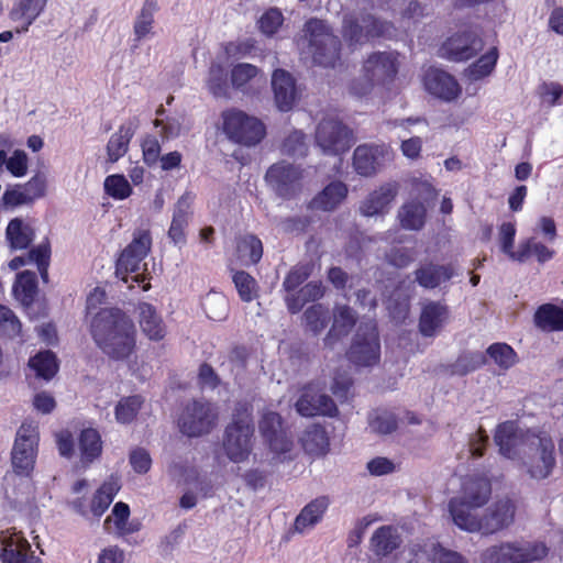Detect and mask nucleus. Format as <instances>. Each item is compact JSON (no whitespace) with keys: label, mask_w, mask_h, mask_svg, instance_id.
I'll return each instance as SVG.
<instances>
[{"label":"nucleus","mask_w":563,"mask_h":563,"mask_svg":"<svg viewBox=\"0 0 563 563\" xmlns=\"http://www.w3.org/2000/svg\"><path fill=\"white\" fill-rule=\"evenodd\" d=\"M90 332L97 346L113 361H125L135 352V325L120 309L98 311L90 322Z\"/></svg>","instance_id":"f257e3e1"},{"label":"nucleus","mask_w":563,"mask_h":563,"mask_svg":"<svg viewBox=\"0 0 563 563\" xmlns=\"http://www.w3.org/2000/svg\"><path fill=\"white\" fill-rule=\"evenodd\" d=\"M520 459L531 479L548 478L556 464L555 446L551 435L542 431H527L523 448L520 449Z\"/></svg>","instance_id":"f03ea898"},{"label":"nucleus","mask_w":563,"mask_h":563,"mask_svg":"<svg viewBox=\"0 0 563 563\" xmlns=\"http://www.w3.org/2000/svg\"><path fill=\"white\" fill-rule=\"evenodd\" d=\"M254 441L252 407L236 404L232 420L224 430L222 446L228 459L241 463L249 459Z\"/></svg>","instance_id":"7ed1b4c3"},{"label":"nucleus","mask_w":563,"mask_h":563,"mask_svg":"<svg viewBox=\"0 0 563 563\" xmlns=\"http://www.w3.org/2000/svg\"><path fill=\"white\" fill-rule=\"evenodd\" d=\"M305 35L299 42L302 49L312 56L316 64L334 67L340 59V41L321 20H310L305 25Z\"/></svg>","instance_id":"20e7f679"},{"label":"nucleus","mask_w":563,"mask_h":563,"mask_svg":"<svg viewBox=\"0 0 563 563\" xmlns=\"http://www.w3.org/2000/svg\"><path fill=\"white\" fill-rule=\"evenodd\" d=\"M399 69L398 54L395 52H375L364 60L362 77L351 87L352 93L366 96L375 86H386L394 81Z\"/></svg>","instance_id":"39448f33"},{"label":"nucleus","mask_w":563,"mask_h":563,"mask_svg":"<svg viewBox=\"0 0 563 563\" xmlns=\"http://www.w3.org/2000/svg\"><path fill=\"white\" fill-rule=\"evenodd\" d=\"M220 119L221 131L233 143L255 146L266 134L265 125L260 119L240 109H227L221 112Z\"/></svg>","instance_id":"423d86ee"},{"label":"nucleus","mask_w":563,"mask_h":563,"mask_svg":"<svg viewBox=\"0 0 563 563\" xmlns=\"http://www.w3.org/2000/svg\"><path fill=\"white\" fill-rule=\"evenodd\" d=\"M218 422V410L208 401L188 402L178 418L180 431L188 437H201L209 433Z\"/></svg>","instance_id":"0eeeda50"},{"label":"nucleus","mask_w":563,"mask_h":563,"mask_svg":"<svg viewBox=\"0 0 563 563\" xmlns=\"http://www.w3.org/2000/svg\"><path fill=\"white\" fill-rule=\"evenodd\" d=\"M37 443V427L33 423H23L16 432L11 453L12 466L15 473L23 476H29L32 473L36 459Z\"/></svg>","instance_id":"6e6552de"},{"label":"nucleus","mask_w":563,"mask_h":563,"mask_svg":"<svg viewBox=\"0 0 563 563\" xmlns=\"http://www.w3.org/2000/svg\"><path fill=\"white\" fill-rule=\"evenodd\" d=\"M379 356L380 344L375 323L360 325L347 352L349 360L357 366H372Z\"/></svg>","instance_id":"1a4fd4ad"},{"label":"nucleus","mask_w":563,"mask_h":563,"mask_svg":"<svg viewBox=\"0 0 563 563\" xmlns=\"http://www.w3.org/2000/svg\"><path fill=\"white\" fill-rule=\"evenodd\" d=\"M265 180L284 199L294 198L302 190V170L285 162L272 165L266 172Z\"/></svg>","instance_id":"9d476101"},{"label":"nucleus","mask_w":563,"mask_h":563,"mask_svg":"<svg viewBox=\"0 0 563 563\" xmlns=\"http://www.w3.org/2000/svg\"><path fill=\"white\" fill-rule=\"evenodd\" d=\"M391 24L379 21L366 14L358 18L345 16L343 21V36L351 44H361L372 37L388 35L391 32Z\"/></svg>","instance_id":"9b49d317"},{"label":"nucleus","mask_w":563,"mask_h":563,"mask_svg":"<svg viewBox=\"0 0 563 563\" xmlns=\"http://www.w3.org/2000/svg\"><path fill=\"white\" fill-rule=\"evenodd\" d=\"M316 141L325 154L339 155L351 146V133L340 121L322 120L317 128Z\"/></svg>","instance_id":"f8f14e48"},{"label":"nucleus","mask_w":563,"mask_h":563,"mask_svg":"<svg viewBox=\"0 0 563 563\" xmlns=\"http://www.w3.org/2000/svg\"><path fill=\"white\" fill-rule=\"evenodd\" d=\"M151 245L152 238L148 231L136 232L132 242L122 251L117 262V276L126 283V274L140 269V264L148 254Z\"/></svg>","instance_id":"ddd939ff"},{"label":"nucleus","mask_w":563,"mask_h":563,"mask_svg":"<svg viewBox=\"0 0 563 563\" xmlns=\"http://www.w3.org/2000/svg\"><path fill=\"white\" fill-rule=\"evenodd\" d=\"M483 49V41L473 30L456 32L441 46L440 55L453 62L467 60Z\"/></svg>","instance_id":"4468645a"},{"label":"nucleus","mask_w":563,"mask_h":563,"mask_svg":"<svg viewBox=\"0 0 563 563\" xmlns=\"http://www.w3.org/2000/svg\"><path fill=\"white\" fill-rule=\"evenodd\" d=\"M260 432L275 455L290 451L291 440L283 427V419L279 413L272 410H264L258 422Z\"/></svg>","instance_id":"2eb2a0df"},{"label":"nucleus","mask_w":563,"mask_h":563,"mask_svg":"<svg viewBox=\"0 0 563 563\" xmlns=\"http://www.w3.org/2000/svg\"><path fill=\"white\" fill-rule=\"evenodd\" d=\"M0 543L2 563H40L29 541L14 528L1 531Z\"/></svg>","instance_id":"dca6fc26"},{"label":"nucleus","mask_w":563,"mask_h":563,"mask_svg":"<svg viewBox=\"0 0 563 563\" xmlns=\"http://www.w3.org/2000/svg\"><path fill=\"white\" fill-rule=\"evenodd\" d=\"M295 406L297 412L303 417L318 415L334 417L338 413L332 398L312 386L303 389Z\"/></svg>","instance_id":"f3484780"},{"label":"nucleus","mask_w":563,"mask_h":563,"mask_svg":"<svg viewBox=\"0 0 563 563\" xmlns=\"http://www.w3.org/2000/svg\"><path fill=\"white\" fill-rule=\"evenodd\" d=\"M120 487L119 478L111 476L95 493L89 509L85 507L80 498L73 500L71 507L82 517H88L91 514L93 517L99 518L109 508Z\"/></svg>","instance_id":"a211bd4d"},{"label":"nucleus","mask_w":563,"mask_h":563,"mask_svg":"<svg viewBox=\"0 0 563 563\" xmlns=\"http://www.w3.org/2000/svg\"><path fill=\"white\" fill-rule=\"evenodd\" d=\"M423 85L429 93L448 102L459 98L462 92L457 80L449 73L438 68H430L426 71Z\"/></svg>","instance_id":"6ab92c4d"},{"label":"nucleus","mask_w":563,"mask_h":563,"mask_svg":"<svg viewBox=\"0 0 563 563\" xmlns=\"http://www.w3.org/2000/svg\"><path fill=\"white\" fill-rule=\"evenodd\" d=\"M399 186L395 181L385 183L368 194L361 202L360 212L364 217H380L388 213L398 195Z\"/></svg>","instance_id":"aec40b11"},{"label":"nucleus","mask_w":563,"mask_h":563,"mask_svg":"<svg viewBox=\"0 0 563 563\" xmlns=\"http://www.w3.org/2000/svg\"><path fill=\"white\" fill-rule=\"evenodd\" d=\"M516 507L509 498L493 504L483 515V534H492L512 523Z\"/></svg>","instance_id":"412c9836"},{"label":"nucleus","mask_w":563,"mask_h":563,"mask_svg":"<svg viewBox=\"0 0 563 563\" xmlns=\"http://www.w3.org/2000/svg\"><path fill=\"white\" fill-rule=\"evenodd\" d=\"M527 432L523 433L519 430L518 426L514 421H505L497 426L494 441L499 448L501 455L508 459H515L520 452L518 445L523 448V439Z\"/></svg>","instance_id":"4be33fe9"},{"label":"nucleus","mask_w":563,"mask_h":563,"mask_svg":"<svg viewBox=\"0 0 563 563\" xmlns=\"http://www.w3.org/2000/svg\"><path fill=\"white\" fill-rule=\"evenodd\" d=\"M479 506L462 503L460 499L449 501V511L455 526L467 532L483 531V516L479 515Z\"/></svg>","instance_id":"5701e85b"},{"label":"nucleus","mask_w":563,"mask_h":563,"mask_svg":"<svg viewBox=\"0 0 563 563\" xmlns=\"http://www.w3.org/2000/svg\"><path fill=\"white\" fill-rule=\"evenodd\" d=\"M492 495L490 482L485 477H466L461 486L460 495L452 499H460L462 503L483 507Z\"/></svg>","instance_id":"b1692460"},{"label":"nucleus","mask_w":563,"mask_h":563,"mask_svg":"<svg viewBox=\"0 0 563 563\" xmlns=\"http://www.w3.org/2000/svg\"><path fill=\"white\" fill-rule=\"evenodd\" d=\"M272 87L278 109L282 111L290 110L297 98L292 76L284 69H276L272 76Z\"/></svg>","instance_id":"393cba45"},{"label":"nucleus","mask_w":563,"mask_h":563,"mask_svg":"<svg viewBox=\"0 0 563 563\" xmlns=\"http://www.w3.org/2000/svg\"><path fill=\"white\" fill-rule=\"evenodd\" d=\"M191 202L192 197L189 194H185L175 205L168 238L176 245L186 243L185 230L189 223Z\"/></svg>","instance_id":"a878e982"},{"label":"nucleus","mask_w":563,"mask_h":563,"mask_svg":"<svg viewBox=\"0 0 563 563\" xmlns=\"http://www.w3.org/2000/svg\"><path fill=\"white\" fill-rule=\"evenodd\" d=\"M356 322V314L346 305L335 306L333 309V323L324 338V345L333 349L341 338L347 335Z\"/></svg>","instance_id":"bb28decb"},{"label":"nucleus","mask_w":563,"mask_h":563,"mask_svg":"<svg viewBox=\"0 0 563 563\" xmlns=\"http://www.w3.org/2000/svg\"><path fill=\"white\" fill-rule=\"evenodd\" d=\"M446 320L448 308L444 305L434 301L426 302L420 313L419 331L423 336H433L442 329Z\"/></svg>","instance_id":"cd10ccee"},{"label":"nucleus","mask_w":563,"mask_h":563,"mask_svg":"<svg viewBox=\"0 0 563 563\" xmlns=\"http://www.w3.org/2000/svg\"><path fill=\"white\" fill-rule=\"evenodd\" d=\"M139 324L143 334L152 341H161L166 335V325L156 309L147 303L141 302L137 307Z\"/></svg>","instance_id":"c85d7f7f"},{"label":"nucleus","mask_w":563,"mask_h":563,"mask_svg":"<svg viewBox=\"0 0 563 563\" xmlns=\"http://www.w3.org/2000/svg\"><path fill=\"white\" fill-rule=\"evenodd\" d=\"M383 147L377 145H358L353 154V166L361 176H372L379 167Z\"/></svg>","instance_id":"c756f323"},{"label":"nucleus","mask_w":563,"mask_h":563,"mask_svg":"<svg viewBox=\"0 0 563 563\" xmlns=\"http://www.w3.org/2000/svg\"><path fill=\"white\" fill-rule=\"evenodd\" d=\"M346 196V185L342 181H332L310 201L309 207L313 210L332 211Z\"/></svg>","instance_id":"7c9ffc66"},{"label":"nucleus","mask_w":563,"mask_h":563,"mask_svg":"<svg viewBox=\"0 0 563 563\" xmlns=\"http://www.w3.org/2000/svg\"><path fill=\"white\" fill-rule=\"evenodd\" d=\"M329 504V498L321 496L305 506L295 520V531L302 533L313 528L322 519Z\"/></svg>","instance_id":"2f4dec72"},{"label":"nucleus","mask_w":563,"mask_h":563,"mask_svg":"<svg viewBox=\"0 0 563 563\" xmlns=\"http://www.w3.org/2000/svg\"><path fill=\"white\" fill-rule=\"evenodd\" d=\"M402 540L393 526H383L371 538V549L377 556H387L401 544Z\"/></svg>","instance_id":"473e14b6"},{"label":"nucleus","mask_w":563,"mask_h":563,"mask_svg":"<svg viewBox=\"0 0 563 563\" xmlns=\"http://www.w3.org/2000/svg\"><path fill=\"white\" fill-rule=\"evenodd\" d=\"M80 466L87 468L102 452V441L99 432L92 428L81 431L78 439Z\"/></svg>","instance_id":"72a5a7b5"},{"label":"nucleus","mask_w":563,"mask_h":563,"mask_svg":"<svg viewBox=\"0 0 563 563\" xmlns=\"http://www.w3.org/2000/svg\"><path fill=\"white\" fill-rule=\"evenodd\" d=\"M400 227L405 230L419 231L427 219V208L418 200L405 202L397 212Z\"/></svg>","instance_id":"f704fd0d"},{"label":"nucleus","mask_w":563,"mask_h":563,"mask_svg":"<svg viewBox=\"0 0 563 563\" xmlns=\"http://www.w3.org/2000/svg\"><path fill=\"white\" fill-rule=\"evenodd\" d=\"M415 275L416 280L421 287L435 288L452 278L454 268L451 265H434L429 263L418 268Z\"/></svg>","instance_id":"c9c22d12"},{"label":"nucleus","mask_w":563,"mask_h":563,"mask_svg":"<svg viewBox=\"0 0 563 563\" xmlns=\"http://www.w3.org/2000/svg\"><path fill=\"white\" fill-rule=\"evenodd\" d=\"M51 256V250L48 243H41L36 247L32 249L26 256H16L9 262L11 269H18L26 264L35 263L37 265L41 277L44 282H47L48 262Z\"/></svg>","instance_id":"e433bc0d"},{"label":"nucleus","mask_w":563,"mask_h":563,"mask_svg":"<svg viewBox=\"0 0 563 563\" xmlns=\"http://www.w3.org/2000/svg\"><path fill=\"white\" fill-rule=\"evenodd\" d=\"M410 551L416 556L417 563H424V558H428L431 563H467L457 552L445 550L434 543L430 544L427 549L415 544L410 548Z\"/></svg>","instance_id":"4c0bfd02"},{"label":"nucleus","mask_w":563,"mask_h":563,"mask_svg":"<svg viewBox=\"0 0 563 563\" xmlns=\"http://www.w3.org/2000/svg\"><path fill=\"white\" fill-rule=\"evenodd\" d=\"M135 132V124L128 122L122 124L115 133H113L107 144L108 159L111 163L119 161L125 155L130 141Z\"/></svg>","instance_id":"58836bf2"},{"label":"nucleus","mask_w":563,"mask_h":563,"mask_svg":"<svg viewBox=\"0 0 563 563\" xmlns=\"http://www.w3.org/2000/svg\"><path fill=\"white\" fill-rule=\"evenodd\" d=\"M34 231L32 227L20 218L12 219L5 230V238L11 249L23 250L32 242Z\"/></svg>","instance_id":"ea45409f"},{"label":"nucleus","mask_w":563,"mask_h":563,"mask_svg":"<svg viewBox=\"0 0 563 563\" xmlns=\"http://www.w3.org/2000/svg\"><path fill=\"white\" fill-rule=\"evenodd\" d=\"M301 444L308 454L321 456L329 450V438L322 427L313 424L305 430Z\"/></svg>","instance_id":"a19ab883"},{"label":"nucleus","mask_w":563,"mask_h":563,"mask_svg":"<svg viewBox=\"0 0 563 563\" xmlns=\"http://www.w3.org/2000/svg\"><path fill=\"white\" fill-rule=\"evenodd\" d=\"M46 4V0H16L10 12L13 21H24L22 31H27L29 26L40 15ZM21 32V30H18Z\"/></svg>","instance_id":"79ce46f5"},{"label":"nucleus","mask_w":563,"mask_h":563,"mask_svg":"<svg viewBox=\"0 0 563 563\" xmlns=\"http://www.w3.org/2000/svg\"><path fill=\"white\" fill-rule=\"evenodd\" d=\"M519 542L501 543L486 549L482 554L483 563H520Z\"/></svg>","instance_id":"37998d69"},{"label":"nucleus","mask_w":563,"mask_h":563,"mask_svg":"<svg viewBox=\"0 0 563 563\" xmlns=\"http://www.w3.org/2000/svg\"><path fill=\"white\" fill-rule=\"evenodd\" d=\"M536 325L543 331L563 330V309L551 303L539 307L534 313Z\"/></svg>","instance_id":"c03bdc74"},{"label":"nucleus","mask_w":563,"mask_h":563,"mask_svg":"<svg viewBox=\"0 0 563 563\" xmlns=\"http://www.w3.org/2000/svg\"><path fill=\"white\" fill-rule=\"evenodd\" d=\"M498 56L497 47H492L465 69V76L472 81H477L489 76L495 69Z\"/></svg>","instance_id":"a18cd8bd"},{"label":"nucleus","mask_w":563,"mask_h":563,"mask_svg":"<svg viewBox=\"0 0 563 563\" xmlns=\"http://www.w3.org/2000/svg\"><path fill=\"white\" fill-rule=\"evenodd\" d=\"M202 308L213 321H223L229 314V302L222 292L209 291L202 299Z\"/></svg>","instance_id":"49530a36"},{"label":"nucleus","mask_w":563,"mask_h":563,"mask_svg":"<svg viewBox=\"0 0 563 563\" xmlns=\"http://www.w3.org/2000/svg\"><path fill=\"white\" fill-rule=\"evenodd\" d=\"M37 290L36 275L25 271L18 275L13 286L14 296L22 305L29 306L33 302Z\"/></svg>","instance_id":"de8ad7c7"},{"label":"nucleus","mask_w":563,"mask_h":563,"mask_svg":"<svg viewBox=\"0 0 563 563\" xmlns=\"http://www.w3.org/2000/svg\"><path fill=\"white\" fill-rule=\"evenodd\" d=\"M531 255L537 256L540 263H544L552 258L553 251L548 249L544 244L537 242L534 239H528L519 244L516 254L511 255V260L525 262Z\"/></svg>","instance_id":"09e8293b"},{"label":"nucleus","mask_w":563,"mask_h":563,"mask_svg":"<svg viewBox=\"0 0 563 563\" xmlns=\"http://www.w3.org/2000/svg\"><path fill=\"white\" fill-rule=\"evenodd\" d=\"M154 12L155 4L153 2H146L141 9L133 24L135 41H142L154 34Z\"/></svg>","instance_id":"8fccbe9b"},{"label":"nucleus","mask_w":563,"mask_h":563,"mask_svg":"<svg viewBox=\"0 0 563 563\" xmlns=\"http://www.w3.org/2000/svg\"><path fill=\"white\" fill-rule=\"evenodd\" d=\"M29 366L35 371L38 377L44 379H51L58 369L55 355L49 351L40 352L31 357Z\"/></svg>","instance_id":"3c124183"},{"label":"nucleus","mask_w":563,"mask_h":563,"mask_svg":"<svg viewBox=\"0 0 563 563\" xmlns=\"http://www.w3.org/2000/svg\"><path fill=\"white\" fill-rule=\"evenodd\" d=\"M238 253L245 264H256L263 255V245L255 235L243 236L238 243Z\"/></svg>","instance_id":"603ef678"},{"label":"nucleus","mask_w":563,"mask_h":563,"mask_svg":"<svg viewBox=\"0 0 563 563\" xmlns=\"http://www.w3.org/2000/svg\"><path fill=\"white\" fill-rule=\"evenodd\" d=\"M144 399L139 396L122 398L115 406V419L120 423H130L140 411Z\"/></svg>","instance_id":"864d4df0"},{"label":"nucleus","mask_w":563,"mask_h":563,"mask_svg":"<svg viewBox=\"0 0 563 563\" xmlns=\"http://www.w3.org/2000/svg\"><path fill=\"white\" fill-rule=\"evenodd\" d=\"M207 86L209 91L217 98L228 96L227 74L220 64H211Z\"/></svg>","instance_id":"5fc2aeb1"},{"label":"nucleus","mask_w":563,"mask_h":563,"mask_svg":"<svg viewBox=\"0 0 563 563\" xmlns=\"http://www.w3.org/2000/svg\"><path fill=\"white\" fill-rule=\"evenodd\" d=\"M303 317L309 330L318 334L328 324L329 311L322 305H313L305 311Z\"/></svg>","instance_id":"6e6d98bb"},{"label":"nucleus","mask_w":563,"mask_h":563,"mask_svg":"<svg viewBox=\"0 0 563 563\" xmlns=\"http://www.w3.org/2000/svg\"><path fill=\"white\" fill-rule=\"evenodd\" d=\"M488 355L503 369H508L516 363V353L506 343H494L487 350Z\"/></svg>","instance_id":"4d7b16f0"},{"label":"nucleus","mask_w":563,"mask_h":563,"mask_svg":"<svg viewBox=\"0 0 563 563\" xmlns=\"http://www.w3.org/2000/svg\"><path fill=\"white\" fill-rule=\"evenodd\" d=\"M106 192L114 199L123 200L131 196L132 187L123 175H110L104 180Z\"/></svg>","instance_id":"13d9d810"},{"label":"nucleus","mask_w":563,"mask_h":563,"mask_svg":"<svg viewBox=\"0 0 563 563\" xmlns=\"http://www.w3.org/2000/svg\"><path fill=\"white\" fill-rule=\"evenodd\" d=\"M233 283L243 301L250 302L256 297V282L245 272H235Z\"/></svg>","instance_id":"bf43d9fd"},{"label":"nucleus","mask_w":563,"mask_h":563,"mask_svg":"<svg viewBox=\"0 0 563 563\" xmlns=\"http://www.w3.org/2000/svg\"><path fill=\"white\" fill-rule=\"evenodd\" d=\"M258 68L252 64L242 63L235 65L231 70L233 87L240 89L258 75Z\"/></svg>","instance_id":"052dcab7"},{"label":"nucleus","mask_w":563,"mask_h":563,"mask_svg":"<svg viewBox=\"0 0 563 563\" xmlns=\"http://www.w3.org/2000/svg\"><path fill=\"white\" fill-rule=\"evenodd\" d=\"M0 331L9 338H15L21 333V322L19 321V319L9 308L1 305Z\"/></svg>","instance_id":"680f3d73"},{"label":"nucleus","mask_w":563,"mask_h":563,"mask_svg":"<svg viewBox=\"0 0 563 563\" xmlns=\"http://www.w3.org/2000/svg\"><path fill=\"white\" fill-rule=\"evenodd\" d=\"M307 151L306 136L300 131L290 133L283 144V152L287 155L305 156Z\"/></svg>","instance_id":"e2e57ef3"},{"label":"nucleus","mask_w":563,"mask_h":563,"mask_svg":"<svg viewBox=\"0 0 563 563\" xmlns=\"http://www.w3.org/2000/svg\"><path fill=\"white\" fill-rule=\"evenodd\" d=\"M520 563H532L548 555V548L542 542L519 543Z\"/></svg>","instance_id":"0e129e2a"},{"label":"nucleus","mask_w":563,"mask_h":563,"mask_svg":"<svg viewBox=\"0 0 563 563\" xmlns=\"http://www.w3.org/2000/svg\"><path fill=\"white\" fill-rule=\"evenodd\" d=\"M1 200L5 208L11 209L32 203L30 197L26 196L21 185H15L11 188L5 189L1 197Z\"/></svg>","instance_id":"69168bd1"},{"label":"nucleus","mask_w":563,"mask_h":563,"mask_svg":"<svg viewBox=\"0 0 563 563\" xmlns=\"http://www.w3.org/2000/svg\"><path fill=\"white\" fill-rule=\"evenodd\" d=\"M258 24L264 34L273 35L283 24V14L277 9H271L261 16Z\"/></svg>","instance_id":"338daca9"},{"label":"nucleus","mask_w":563,"mask_h":563,"mask_svg":"<svg viewBox=\"0 0 563 563\" xmlns=\"http://www.w3.org/2000/svg\"><path fill=\"white\" fill-rule=\"evenodd\" d=\"M371 428L376 433L388 434L396 430L397 421L393 413L383 412L371 420Z\"/></svg>","instance_id":"774afa93"}]
</instances>
